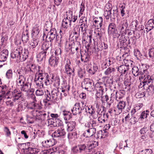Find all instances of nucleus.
<instances>
[{
    "label": "nucleus",
    "instance_id": "1",
    "mask_svg": "<svg viewBox=\"0 0 154 154\" xmlns=\"http://www.w3.org/2000/svg\"><path fill=\"white\" fill-rule=\"evenodd\" d=\"M28 51L27 49L23 50L20 46H16L12 50L11 54V58L16 59L18 62H23L26 60L28 57Z\"/></svg>",
    "mask_w": 154,
    "mask_h": 154
},
{
    "label": "nucleus",
    "instance_id": "2",
    "mask_svg": "<svg viewBox=\"0 0 154 154\" xmlns=\"http://www.w3.org/2000/svg\"><path fill=\"white\" fill-rule=\"evenodd\" d=\"M37 75L38 79L35 82L38 88H43L44 82L46 85L52 84L53 73L49 75L47 73L44 72L43 73H39Z\"/></svg>",
    "mask_w": 154,
    "mask_h": 154
},
{
    "label": "nucleus",
    "instance_id": "3",
    "mask_svg": "<svg viewBox=\"0 0 154 154\" xmlns=\"http://www.w3.org/2000/svg\"><path fill=\"white\" fill-rule=\"evenodd\" d=\"M68 92L63 91L62 90H61V92L59 93L58 89H54L51 92V94L50 92L47 90L45 92L46 100H44V102L47 103L46 100L49 101L55 100H57L59 99L61 100L62 98L67 96Z\"/></svg>",
    "mask_w": 154,
    "mask_h": 154
},
{
    "label": "nucleus",
    "instance_id": "4",
    "mask_svg": "<svg viewBox=\"0 0 154 154\" xmlns=\"http://www.w3.org/2000/svg\"><path fill=\"white\" fill-rule=\"evenodd\" d=\"M32 113L34 117H35L36 119H38L41 122H45L46 124L47 121L50 118V113L48 111L35 109L33 110Z\"/></svg>",
    "mask_w": 154,
    "mask_h": 154
},
{
    "label": "nucleus",
    "instance_id": "5",
    "mask_svg": "<svg viewBox=\"0 0 154 154\" xmlns=\"http://www.w3.org/2000/svg\"><path fill=\"white\" fill-rule=\"evenodd\" d=\"M52 42L46 40L43 43L42 49L43 50L39 54L37 55L38 57H39L38 60L42 61L45 60L46 56V54L48 53L49 48L51 46Z\"/></svg>",
    "mask_w": 154,
    "mask_h": 154
},
{
    "label": "nucleus",
    "instance_id": "6",
    "mask_svg": "<svg viewBox=\"0 0 154 154\" xmlns=\"http://www.w3.org/2000/svg\"><path fill=\"white\" fill-rule=\"evenodd\" d=\"M46 37V40L50 42H51L55 38L57 41H59L58 43L60 44L61 42L62 37H60L56 29L55 28H51L48 33Z\"/></svg>",
    "mask_w": 154,
    "mask_h": 154
},
{
    "label": "nucleus",
    "instance_id": "7",
    "mask_svg": "<svg viewBox=\"0 0 154 154\" xmlns=\"http://www.w3.org/2000/svg\"><path fill=\"white\" fill-rule=\"evenodd\" d=\"M64 73L66 76H67L70 79L71 76L73 77L75 75L74 69L71 67V61L69 59L65 60Z\"/></svg>",
    "mask_w": 154,
    "mask_h": 154
},
{
    "label": "nucleus",
    "instance_id": "8",
    "mask_svg": "<svg viewBox=\"0 0 154 154\" xmlns=\"http://www.w3.org/2000/svg\"><path fill=\"white\" fill-rule=\"evenodd\" d=\"M86 105L84 101H81V103L79 102L76 103L72 109L71 111L73 115H76L78 114L80 115L82 111L84 110Z\"/></svg>",
    "mask_w": 154,
    "mask_h": 154
},
{
    "label": "nucleus",
    "instance_id": "9",
    "mask_svg": "<svg viewBox=\"0 0 154 154\" xmlns=\"http://www.w3.org/2000/svg\"><path fill=\"white\" fill-rule=\"evenodd\" d=\"M96 131V128H91L90 125V124L85 123L82 134L84 137L86 138L91 137L94 135Z\"/></svg>",
    "mask_w": 154,
    "mask_h": 154
},
{
    "label": "nucleus",
    "instance_id": "10",
    "mask_svg": "<svg viewBox=\"0 0 154 154\" xmlns=\"http://www.w3.org/2000/svg\"><path fill=\"white\" fill-rule=\"evenodd\" d=\"M30 144V143H18V146L21 149L27 152L28 154H37V149L31 147Z\"/></svg>",
    "mask_w": 154,
    "mask_h": 154
},
{
    "label": "nucleus",
    "instance_id": "11",
    "mask_svg": "<svg viewBox=\"0 0 154 154\" xmlns=\"http://www.w3.org/2000/svg\"><path fill=\"white\" fill-rule=\"evenodd\" d=\"M108 33L109 36H112L113 38H118L119 35L116 28V25L114 23H109L108 28Z\"/></svg>",
    "mask_w": 154,
    "mask_h": 154
},
{
    "label": "nucleus",
    "instance_id": "12",
    "mask_svg": "<svg viewBox=\"0 0 154 154\" xmlns=\"http://www.w3.org/2000/svg\"><path fill=\"white\" fill-rule=\"evenodd\" d=\"M120 81H123L124 84L126 86L125 88L127 91H130L131 90V77L128 74L125 75L121 74L119 77Z\"/></svg>",
    "mask_w": 154,
    "mask_h": 154
},
{
    "label": "nucleus",
    "instance_id": "13",
    "mask_svg": "<svg viewBox=\"0 0 154 154\" xmlns=\"http://www.w3.org/2000/svg\"><path fill=\"white\" fill-rule=\"evenodd\" d=\"M128 25V20L126 18L123 17L121 20L118 26V28L119 31V36L121 34H125L126 29Z\"/></svg>",
    "mask_w": 154,
    "mask_h": 154
},
{
    "label": "nucleus",
    "instance_id": "14",
    "mask_svg": "<svg viewBox=\"0 0 154 154\" xmlns=\"http://www.w3.org/2000/svg\"><path fill=\"white\" fill-rule=\"evenodd\" d=\"M83 82L85 85H82V87L83 88H85V89L89 92L93 90L94 83L92 80L90 79L86 78L84 79Z\"/></svg>",
    "mask_w": 154,
    "mask_h": 154
},
{
    "label": "nucleus",
    "instance_id": "15",
    "mask_svg": "<svg viewBox=\"0 0 154 154\" xmlns=\"http://www.w3.org/2000/svg\"><path fill=\"white\" fill-rule=\"evenodd\" d=\"M31 83L26 82L24 84L20 86V89L21 91L24 92L27 95L30 92H34L35 89L33 88H31Z\"/></svg>",
    "mask_w": 154,
    "mask_h": 154
},
{
    "label": "nucleus",
    "instance_id": "16",
    "mask_svg": "<svg viewBox=\"0 0 154 154\" xmlns=\"http://www.w3.org/2000/svg\"><path fill=\"white\" fill-rule=\"evenodd\" d=\"M30 71L32 72H36L35 77L34 79V82L38 79L37 75H38L39 73H43L44 72L43 70V69L40 66L33 64H31L30 67Z\"/></svg>",
    "mask_w": 154,
    "mask_h": 154
},
{
    "label": "nucleus",
    "instance_id": "17",
    "mask_svg": "<svg viewBox=\"0 0 154 154\" xmlns=\"http://www.w3.org/2000/svg\"><path fill=\"white\" fill-rule=\"evenodd\" d=\"M87 149V147L84 144H80L73 147L72 149V151L73 153H80L85 151Z\"/></svg>",
    "mask_w": 154,
    "mask_h": 154
},
{
    "label": "nucleus",
    "instance_id": "18",
    "mask_svg": "<svg viewBox=\"0 0 154 154\" xmlns=\"http://www.w3.org/2000/svg\"><path fill=\"white\" fill-rule=\"evenodd\" d=\"M85 66L87 68V72L91 75H94L98 69L97 65L95 63L92 65L90 63Z\"/></svg>",
    "mask_w": 154,
    "mask_h": 154
},
{
    "label": "nucleus",
    "instance_id": "19",
    "mask_svg": "<svg viewBox=\"0 0 154 154\" xmlns=\"http://www.w3.org/2000/svg\"><path fill=\"white\" fill-rule=\"evenodd\" d=\"M126 105V103L125 101H122L119 102L114 109L115 114L119 115L121 113L122 110L124 109Z\"/></svg>",
    "mask_w": 154,
    "mask_h": 154
},
{
    "label": "nucleus",
    "instance_id": "20",
    "mask_svg": "<svg viewBox=\"0 0 154 154\" xmlns=\"http://www.w3.org/2000/svg\"><path fill=\"white\" fill-rule=\"evenodd\" d=\"M35 101H33L31 103H28L26 101H25L24 103L25 106L27 107L28 109H40L42 108V106L41 104L39 103H37L35 102Z\"/></svg>",
    "mask_w": 154,
    "mask_h": 154
},
{
    "label": "nucleus",
    "instance_id": "21",
    "mask_svg": "<svg viewBox=\"0 0 154 154\" xmlns=\"http://www.w3.org/2000/svg\"><path fill=\"white\" fill-rule=\"evenodd\" d=\"M59 60V57L51 55L48 60L49 65L51 67H56L58 64Z\"/></svg>",
    "mask_w": 154,
    "mask_h": 154
},
{
    "label": "nucleus",
    "instance_id": "22",
    "mask_svg": "<svg viewBox=\"0 0 154 154\" xmlns=\"http://www.w3.org/2000/svg\"><path fill=\"white\" fill-rule=\"evenodd\" d=\"M93 25L95 28L100 29L102 25L103 19L102 17H95L93 18Z\"/></svg>",
    "mask_w": 154,
    "mask_h": 154
},
{
    "label": "nucleus",
    "instance_id": "23",
    "mask_svg": "<svg viewBox=\"0 0 154 154\" xmlns=\"http://www.w3.org/2000/svg\"><path fill=\"white\" fill-rule=\"evenodd\" d=\"M115 94H112L110 97V99L109 102H108L109 100L108 96L106 95L104 96H102L101 97V100L102 103H105V102H107L108 106L109 107H110L112 103L113 102V99L114 98Z\"/></svg>",
    "mask_w": 154,
    "mask_h": 154
},
{
    "label": "nucleus",
    "instance_id": "24",
    "mask_svg": "<svg viewBox=\"0 0 154 154\" xmlns=\"http://www.w3.org/2000/svg\"><path fill=\"white\" fill-rule=\"evenodd\" d=\"M52 79V84L53 86L57 89L59 88L60 84V79L58 75L55 76L54 74H53Z\"/></svg>",
    "mask_w": 154,
    "mask_h": 154
},
{
    "label": "nucleus",
    "instance_id": "25",
    "mask_svg": "<svg viewBox=\"0 0 154 154\" xmlns=\"http://www.w3.org/2000/svg\"><path fill=\"white\" fill-rule=\"evenodd\" d=\"M66 132L64 129H58L55 131L52 134V136L53 137L57 138L64 136Z\"/></svg>",
    "mask_w": 154,
    "mask_h": 154
},
{
    "label": "nucleus",
    "instance_id": "26",
    "mask_svg": "<svg viewBox=\"0 0 154 154\" xmlns=\"http://www.w3.org/2000/svg\"><path fill=\"white\" fill-rule=\"evenodd\" d=\"M8 51L7 49L4 50L0 53V61L4 62L5 61L8 57Z\"/></svg>",
    "mask_w": 154,
    "mask_h": 154
},
{
    "label": "nucleus",
    "instance_id": "27",
    "mask_svg": "<svg viewBox=\"0 0 154 154\" xmlns=\"http://www.w3.org/2000/svg\"><path fill=\"white\" fill-rule=\"evenodd\" d=\"M26 77L23 75H20L16 80L17 85L19 86H22L26 82Z\"/></svg>",
    "mask_w": 154,
    "mask_h": 154
},
{
    "label": "nucleus",
    "instance_id": "28",
    "mask_svg": "<svg viewBox=\"0 0 154 154\" xmlns=\"http://www.w3.org/2000/svg\"><path fill=\"white\" fill-rule=\"evenodd\" d=\"M144 74L141 75V78L144 79L143 81L146 84H148L151 82L150 78V72H147L145 71Z\"/></svg>",
    "mask_w": 154,
    "mask_h": 154
},
{
    "label": "nucleus",
    "instance_id": "29",
    "mask_svg": "<svg viewBox=\"0 0 154 154\" xmlns=\"http://www.w3.org/2000/svg\"><path fill=\"white\" fill-rule=\"evenodd\" d=\"M21 38L24 44L28 42L29 40L28 29H26L25 31L23 32Z\"/></svg>",
    "mask_w": 154,
    "mask_h": 154
},
{
    "label": "nucleus",
    "instance_id": "30",
    "mask_svg": "<svg viewBox=\"0 0 154 154\" xmlns=\"http://www.w3.org/2000/svg\"><path fill=\"white\" fill-rule=\"evenodd\" d=\"M129 68L127 67L124 64L119 66L118 69V71L121 73V74L125 75L128 74V70Z\"/></svg>",
    "mask_w": 154,
    "mask_h": 154
},
{
    "label": "nucleus",
    "instance_id": "31",
    "mask_svg": "<svg viewBox=\"0 0 154 154\" xmlns=\"http://www.w3.org/2000/svg\"><path fill=\"white\" fill-rule=\"evenodd\" d=\"M146 89L145 90L146 95L149 97L152 96L154 93V87L153 85L150 84L146 87Z\"/></svg>",
    "mask_w": 154,
    "mask_h": 154
},
{
    "label": "nucleus",
    "instance_id": "32",
    "mask_svg": "<svg viewBox=\"0 0 154 154\" xmlns=\"http://www.w3.org/2000/svg\"><path fill=\"white\" fill-rule=\"evenodd\" d=\"M154 27V20L150 19L148 20L145 29L146 31L148 32L152 29Z\"/></svg>",
    "mask_w": 154,
    "mask_h": 154
},
{
    "label": "nucleus",
    "instance_id": "33",
    "mask_svg": "<svg viewBox=\"0 0 154 154\" xmlns=\"http://www.w3.org/2000/svg\"><path fill=\"white\" fill-rule=\"evenodd\" d=\"M71 23L72 21L65 18L63 20L62 22V27L65 29H67L69 27V26H71Z\"/></svg>",
    "mask_w": 154,
    "mask_h": 154
},
{
    "label": "nucleus",
    "instance_id": "34",
    "mask_svg": "<svg viewBox=\"0 0 154 154\" xmlns=\"http://www.w3.org/2000/svg\"><path fill=\"white\" fill-rule=\"evenodd\" d=\"M98 146V142L95 141H91L88 142L87 144V149L90 150Z\"/></svg>",
    "mask_w": 154,
    "mask_h": 154
},
{
    "label": "nucleus",
    "instance_id": "35",
    "mask_svg": "<svg viewBox=\"0 0 154 154\" xmlns=\"http://www.w3.org/2000/svg\"><path fill=\"white\" fill-rule=\"evenodd\" d=\"M81 60L84 62V66L91 63L89 61V56L87 54L84 55L81 54Z\"/></svg>",
    "mask_w": 154,
    "mask_h": 154
},
{
    "label": "nucleus",
    "instance_id": "36",
    "mask_svg": "<svg viewBox=\"0 0 154 154\" xmlns=\"http://www.w3.org/2000/svg\"><path fill=\"white\" fill-rule=\"evenodd\" d=\"M70 88V86L68 84L66 80H63L61 83V88L62 91L68 92Z\"/></svg>",
    "mask_w": 154,
    "mask_h": 154
},
{
    "label": "nucleus",
    "instance_id": "37",
    "mask_svg": "<svg viewBox=\"0 0 154 154\" xmlns=\"http://www.w3.org/2000/svg\"><path fill=\"white\" fill-rule=\"evenodd\" d=\"M65 122L67 124V131H71L75 128L76 125V123L75 122Z\"/></svg>",
    "mask_w": 154,
    "mask_h": 154
},
{
    "label": "nucleus",
    "instance_id": "38",
    "mask_svg": "<svg viewBox=\"0 0 154 154\" xmlns=\"http://www.w3.org/2000/svg\"><path fill=\"white\" fill-rule=\"evenodd\" d=\"M105 84L102 82H97L95 85V87L96 91L103 92Z\"/></svg>",
    "mask_w": 154,
    "mask_h": 154
},
{
    "label": "nucleus",
    "instance_id": "39",
    "mask_svg": "<svg viewBox=\"0 0 154 154\" xmlns=\"http://www.w3.org/2000/svg\"><path fill=\"white\" fill-rule=\"evenodd\" d=\"M86 123L90 124V125L91 128H95V127H101L100 126V125L97 121L94 119H91L89 121L86 122Z\"/></svg>",
    "mask_w": 154,
    "mask_h": 154
},
{
    "label": "nucleus",
    "instance_id": "40",
    "mask_svg": "<svg viewBox=\"0 0 154 154\" xmlns=\"http://www.w3.org/2000/svg\"><path fill=\"white\" fill-rule=\"evenodd\" d=\"M67 137L69 140L74 141L77 138V133L76 131L69 132L68 133Z\"/></svg>",
    "mask_w": 154,
    "mask_h": 154
},
{
    "label": "nucleus",
    "instance_id": "41",
    "mask_svg": "<svg viewBox=\"0 0 154 154\" xmlns=\"http://www.w3.org/2000/svg\"><path fill=\"white\" fill-rule=\"evenodd\" d=\"M14 94H13L14 101L15 102L21 97L22 93L20 91H18L17 89H15L14 91Z\"/></svg>",
    "mask_w": 154,
    "mask_h": 154
},
{
    "label": "nucleus",
    "instance_id": "42",
    "mask_svg": "<svg viewBox=\"0 0 154 154\" xmlns=\"http://www.w3.org/2000/svg\"><path fill=\"white\" fill-rule=\"evenodd\" d=\"M145 89L143 88L141 91L137 92L135 96L137 98H141L143 97H147L146 95Z\"/></svg>",
    "mask_w": 154,
    "mask_h": 154
},
{
    "label": "nucleus",
    "instance_id": "43",
    "mask_svg": "<svg viewBox=\"0 0 154 154\" xmlns=\"http://www.w3.org/2000/svg\"><path fill=\"white\" fill-rule=\"evenodd\" d=\"M132 72L134 76H137L142 74V71L139 70L137 66H134L132 69Z\"/></svg>",
    "mask_w": 154,
    "mask_h": 154
},
{
    "label": "nucleus",
    "instance_id": "44",
    "mask_svg": "<svg viewBox=\"0 0 154 154\" xmlns=\"http://www.w3.org/2000/svg\"><path fill=\"white\" fill-rule=\"evenodd\" d=\"M11 90V89H9V91H7L5 93L0 94V95L3 98V102L5 99L11 98L12 97Z\"/></svg>",
    "mask_w": 154,
    "mask_h": 154
},
{
    "label": "nucleus",
    "instance_id": "45",
    "mask_svg": "<svg viewBox=\"0 0 154 154\" xmlns=\"http://www.w3.org/2000/svg\"><path fill=\"white\" fill-rule=\"evenodd\" d=\"M63 114L64 119L66 121L70 119L72 116L70 112L66 110L63 111Z\"/></svg>",
    "mask_w": 154,
    "mask_h": 154
},
{
    "label": "nucleus",
    "instance_id": "46",
    "mask_svg": "<svg viewBox=\"0 0 154 154\" xmlns=\"http://www.w3.org/2000/svg\"><path fill=\"white\" fill-rule=\"evenodd\" d=\"M80 31L79 27L77 26H76L73 28V34L74 36L75 37V39L76 40H77L78 38L80 36Z\"/></svg>",
    "mask_w": 154,
    "mask_h": 154
},
{
    "label": "nucleus",
    "instance_id": "47",
    "mask_svg": "<svg viewBox=\"0 0 154 154\" xmlns=\"http://www.w3.org/2000/svg\"><path fill=\"white\" fill-rule=\"evenodd\" d=\"M81 48H71L70 54H75L77 57H79L80 54H81Z\"/></svg>",
    "mask_w": 154,
    "mask_h": 154
},
{
    "label": "nucleus",
    "instance_id": "48",
    "mask_svg": "<svg viewBox=\"0 0 154 154\" xmlns=\"http://www.w3.org/2000/svg\"><path fill=\"white\" fill-rule=\"evenodd\" d=\"M115 71V68L110 67L107 69L104 72V74L105 75L111 76L113 74L114 72Z\"/></svg>",
    "mask_w": 154,
    "mask_h": 154
},
{
    "label": "nucleus",
    "instance_id": "49",
    "mask_svg": "<svg viewBox=\"0 0 154 154\" xmlns=\"http://www.w3.org/2000/svg\"><path fill=\"white\" fill-rule=\"evenodd\" d=\"M149 66L146 64H142L140 66V71H142L143 73L141 75H143V74H144V72L146 71L147 72H150L149 70Z\"/></svg>",
    "mask_w": 154,
    "mask_h": 154
},
{
    "label": "nucleus",
    "instance_id": "50",
    "mask_svg": "<svg viewBox=\"0 0 154 154\" xmlns=\"http://www.w3.org/2000/svg\"><path fill=\"white\" fill-rule=\"evenodd\" d=\"M40 31L39 26L38 24H35L32 30V35L36 36L39 33Z\"/></svg>",
    "mask_w": 154,
    "mask_h": 154
},
{
    "label": "nucleus",
    "instance_id": "51",
    "mask_svg": "<svg viewBox=\"0 0 154 154\" xmlns=\"http://www.w3.org/2000/svg\"><path fill=\"white\" fill-rule=\"evenodd\" d=\"M120 36L119 39V42L120 43V45L122 47H125L126 45V42L127 40L125 38V34H121Z\"/></svg>",
    "mask_w": 154,
    "mask_h": 154
},
{
    "label": "nucleus",
    "instance_id": "52",
    "mask_svg": "<svg viewBox=\"0 0 154 154\" xmlns=\"http://www.w3.org/2000/svg\"><path fill=\"white\" fill-rule=\"evenodd\" d=\"M53 140L51 139L47 140H45L42 142L43 146L46 147H50L54 145V143L52 142Z\"/></svg>",
    "mask_w": 154,
    "mask_h": 154
},
{
    "label": "nucleus",
    "instance_id": "53",
    "mask_svg": "<svg viewBox=\"0 0 154 154\" xmlns=\"http://www.w3.org/2000/svg\"><path fill=\"white\" fill-rule=\"evenodd\" d=\"M39 42L38 38L33 39L29 43L30 47L31 48H33L38 46Z\"/></svg>",
    "mask_w": 154,
    "mask_h": 154
},
{
    "label": "nucleus",
    "instance_id": "54",
    "mask_svg": "<svg viewBox=\"0 0 154 154\" xmlns=\"http://www.w3.org/2000/svg\"><path fill=\"white\" fill-rule=\"evenodd\" d=\"M95 36L97 39H100L102 36V33L100 28H95L94 31Z\"/></svg>",
    "mask_w": 154,
    "mask_h": 154
},
{
    "label": "nucleus",
    "instance_id": "55",
    "mask_svg": "<svg viewBox=\"0 0 154 154\" xmlns=\"http://www.w3.org/2000/svg\"><path fill=\"white\" fill-rule=\"evenodd\" d=\"M66 18L72 21L73 16L72 9L70 8L69 10L66 12Z\"/></svg>",
    "mask_w": 154,
    "mask_h": 154
},
{
    "label": "nucleus",
    "instance_id": "56",
    "mask_svg": "<svg viewBox=\"0 0 154 154\" xmlns=\"http://www.w3.org/2000/svg\"><path fill=\"white\" fill-rule=\"evenodd\" d=\"M124 94L122 91L116 92L115 98L116 100L118 101L119 99L122 98L124 97Z\"/></svg>",
    "mask_w": 154,
    "mask_h": 154
},
{
    "label": "nucleus",
    "instance_id": "57",
    "mask_svg": "<svg viewBox=\"0 0 154 154\" xmlns=\"http://www.w3.org/2000/svg\"><path fill=\"white\" fill-rule=\"evenodd\" d=\"M21 40V36H20L18 34H17L14 39V42L16 46H20V45Z\"/></svg>",
    "mask_w": 154,
    "mask_h": 154
},
{
    "label": "nucleus",
    "instance_id": "58",
    "mask_svg": "<svg viewBox=\"0 0 154 154\" xmlns=\"http://www.w3.org/2000/svg\"><path fill=\"white\" fill-rule=\"evenodd\" d=\"M139 119V117L137 115L132 116L130 119V122L131 124H134L138 121Z\"/></svg>",
    "mask_w": 154,
    "mask_h": 154
},
{
    "label": "nucleus",
    "instance_id": "59",
    "mask_svg": "<svg viewBox=\"0 0 154 154\" xmlns=\"http://www.w3.org/2000/svg\"><path fill=\"white\" fill-rule=\"evenodd\" d=\"M13 73L11 69L8 70L5 74L6 78L8 79H11L13 78Z\"/></svg>",
    "mask_w": 154,
    "mask_h": 154
},
{
    "label": "nucleus",
    "instance_id": "60",
    "mask_svg": "<svg viewBox=\"0 0 154 154\" xmlns=\"http://www.w3.org/2000/svg\"><path fill=\"white\" fill-rule=\"evenodd\" d=\"M138 24V21L137 20H134L132 21L130 24V26L131 27V28L136 30Z\"/></svg>",
    "mask_w": 154,
    "mask_h": 154
},
{
    "label": "nucleus",
    "instance_id": "61",
    "mask_svg": "<svg viewBox=\"0 0 154 154\" xmlns=\"http://www.w3.org/2000/svg\"><path fill=\"white\" fill-rule=\"evenodd\" d=\"M87 22V18L86 17H81L79 21V23L81 24V25H83L85 26L88 27Z\"/></svg>",
    "mask_w": 154,
    "mask_h": 154
},
{
    "label": "nucleus",
    "instance_id": "62",
    "mask_svg": "<svg viewBox=\"0 0 154 154\" xmlns=\"http://www.w3.org/2000/svg\"><path fill=\"white\" fill-rule=\"evenodd\" d=\"M103 118L102 116H99L97 118V121L101 127H102L103 125L106 121V119Z\"/></svg>",
    "mask_w": 154,
    "mask_h": 154
},
{
    "label": "nucleus",
    "instance_id": "63",
    "mask_svg": "<svg viewBox=\"0 0 154 154\" xmlns=\"http://www.w3.org/2000/svg\"><path fill=\"white\" fill-rule=\"evenodd\" d=\"M87 107L88 110H87L86 111H88V113L89 114L93 115L95 113V109L92 105L87 106Z\"/></svg>",
    "mask_w": 154,
    "mask_h": 154
},
{
    "label": "nucleus",
    "instance_id": "64",
    "mask_svg": "<svg viewBox=\"0 0 154 154\" xmlns=\"http://www.w3.org/2000/svg\"><path fill=\"white\" fill-rule=\"evenodd\" d=\"M54 119L50 118L47 122V124H48V126L51 127H55V126L54 125V124L55 123Z\"/></svg>",
    "mask_w": 154,
    "mask_h": 154
}]
</instances>
